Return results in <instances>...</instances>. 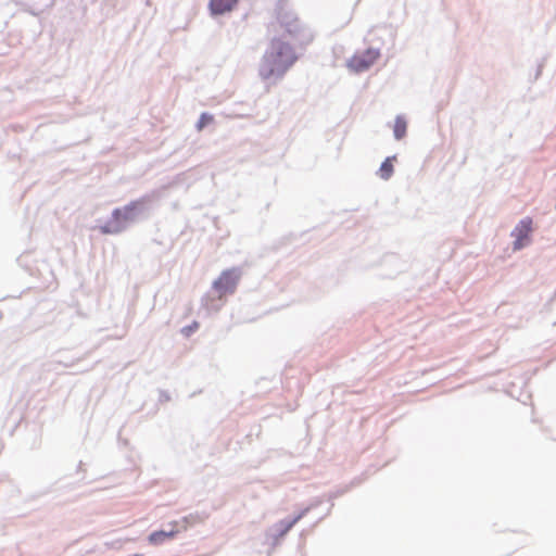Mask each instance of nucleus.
Returning <instances> with one entry per match:
<instances>
[{
  "mask_svg": "<svg viewBox=\"0 0 556 556\" xmlns=\"http://www.w3.org/2000/svg\"><path fill=\"white\" fill-rule=\"evenodd\" d=\"M299 30L298 18L288 14L278 15L276 21L270 24V31L274 38L269 48L264 53L258 67V74L262 79L281 78L295 63L298 58L293 48L282 38L286 36L291 38Z\"/></svg>",
  "mask_w": 556,
  "mask_h": 556,
  "instance_id": "1",
  "label": "nucleus"
},
{
  "mask_svg": "<svg viewBox=\"0 0 556 556\" xmlns=\"http://www.w3.org/2000/svg\"><path fill=\"white\" fill-rule=\"evenodd\" d=\"M140 205L139 201H135L122 208L114 210L112 219L101 228L102 232L114 233L121 231L127 222L134 220L137 217Z\"/></svg>",
  "mask_w": 556,
  "mask_h": 556,
  "instance_id": "2",
  "label": "nucleus"
},
{
  "mask_svg": "<svg viewBox=\"0 0 556 556\" xmlns=\"http://www.w3.org/2000/svg\"><path fill=\"white\" fill-rule=\"evenodd\" d=\"M191 525V517H184L180 521H173L169 523L170 529L168 531H154L152 532L148 541L152 545H161L166 540L174 539L179 532L186 531Z\"/></svg>",
  "mask_w": 556,
  "mask_h": 556,
  "instance_id": "3",
  "label": "nucleus"
},
{
  "mask_svg": "<svg viewBox=\"0 0 556 556\" xmlns=\"http://www.w3.org/2000/svg\"><path fill=\"white\" fill-rule=\"evenodd\" d=\"M378 49L369 48L365 51L355 53L349 61L348 67L355 73L367 71L379 59Z\"/></svg>",
  "mask_w": 556,
  "mask_h": 556,
  "instance_id": "4",
  "label": "nucleus"
},
{
  "mask_svg": "<svg viewBox=\"0 0 556 556\" xmlns=\"http://www.w3.org/2000/svg\"><path fill=\"white\" fill-rule=\"evenodd\" d=\"M531 231L532 219L527 217L520 220V223L516 226L515 230L513 231V236L516 238V250L523 248L528 243Z\"/></svg>",
  "mask_w": 556,
  "mask_h": 556,
  "instance_id": "5",
  "label": "nucleus"
},
{
  "mask_svg": "<svg viewBox=\"0 0 556 556\" xmlns=\"http://www.w3.org/2000/svg\"><path fill=\"white\" fill-rule=\"evenodd\" d=\"M238 277L232 271H224L214 282V288L220 295L232 292L237 286Z\"/></svg>",
  "mask_w": 556,
  "mask_h": 556,
  "instance_id": "6",
  "label": "nucleus"
},
{
  "mask_svg": "<svg viewBox=\"0 0 556 556\" xmlns=\"http://www.w3.org/2000/svg\"><path fill=\"white\" fill-rule=\"evenodd\" d=\"M238 0H211L210 10L212 14H224L231 11L237 4Z\"/></svg>",
  "mask_w": 556,
  "mask_h": 556,
  "instance_id": "7",
  "label": "nucleus"
},
{
  "mask_svg": "<svg viewBox=\"0 0 556 556\" xmlns=\"http://www.w3.org/2000/svg\"><path fill=\"white\" fill-rule=\"evenodd\" d=\"M393 161H395V156L387 157L381 164L378 173L382 179L387 180L392 176L394 172Z\"/></svg>",
  "mask_w": 556,
  "mask_h": 556,
  "instance_id": "8",
  "label": "nucleus"
},
{
  "mask_svg": "<svg viewBox=\"0 0 556 556\" xmlns=\"http://www.w3.org/2000/svg\"><path fill=\"white\" fill-rule=\"evenodd\" d=\"M406 122L402 117H397L394 123V136L397 140L402 139L406 135Z\"/></svg>",
  "mask_w": 556,
  "mask_h": 556,
  "instance_id": "9",
  "label": "nucleus"
},
{
  "mask_svg": "<svg viewBox=\"0 0 556 556\" xmlns=\"http://www.w3.org/2000/svg\"><path fill=\"white\" fill-rule=\"evenodd\" d=\"M213 116L207 114V113H203L201 114L198 123H197V129L199 131H201L206 125L211 124L213 122Z\"/></svg>",
  "mask_w": 556,
  "mask_h": 556,
  "instance_id": "10",
  "label": "nucleus"
},
{
  "mask_svg": "<svg viewBox=\"0 0 556 556\" xmlns=\"http://www.w3.org/2000/svg\"><path fill=\"white\" fill-rule=\"evenodd\" d=\"M300 519V517L295 518L290 525H289V528L292 527L294 523H296V521Z\"/></svg>",
  "mask_w": 556,
  "mask_h": 556,
  "instance_id": "11",
  "label": "nucleus"
}]
</instances>
